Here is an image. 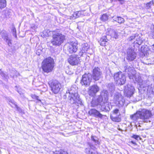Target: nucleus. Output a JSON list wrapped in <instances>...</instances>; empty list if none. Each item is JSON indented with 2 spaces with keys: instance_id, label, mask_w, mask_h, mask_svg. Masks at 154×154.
Wrapping results in <instances>:
<instances>
[{
  "instance_id": "473e14b6",
  "label": "nucleus",
  "mask_w": 154,
  "mask_h": 154,
  "mask_svg": "<svg viewBox=\"0 0 154 154\" xmlns=\"http://www.w3.org/2000/svg\"><path fill=\"white\" fill-rule=\"evenodd\" d=\"M108 86L109 88V90L111 91L112 92L114 90L115 86L113 83H111L109 84H108Z\"/></svg>"
},
{
  "instance_id": "58836bf2",
  "label": "nucleus",
  "mask_w": 154,
  "mask_h": 154,
  "mask_svg": "<svg viewBox=\"0 0 154 154\" xmlns=\"http://www.w3.org/2000/svg\"><path fill=\"white\" fill-rule=\"evenodd\" d=\"M32 97L33 99H36V100H38L39 101H41L40 100L38 99V97L35 95H32Z\"/></svg>"
},
{
  "instance_id": "f8f14e48",
  "label": "nucleus",
  "mask_w": 154,
  "mask_h": 154,
  "mask_svg": "<svg viewBox=\"0 0 154 154\" xmlns=\"http://www.w3.org/2000/svg\"><path fill=\"white\" fill-rule=\"evenodd\" d=\"M102 73L100 69L98 67L95 68L93 70L92 77L95 81H97L100 79Z\"/></svg>"
},
{
  "instance_id": "c9c22d12",
  "label": "nucleus",
  "mask_w": 154,
  "mask_h": 154,
  "mask_svg": "<svg viewBox=\"0 0 154 154\" xmlns=\"http://www.w3.org/2000/svg\"><path fill=\"white\" fill-rule=\"evenodd\" d=\"M8 101L10 103H12V105H14L15 106L17 105L16 103L13 99H9L8 100Z\"/></svg>"
},
{
  "instance_id": "f03ea898",
  "label": "nucleus",
  "mask_w": 154,
  "mask_h": 154,
  "mask_svg": "<svg viewBox=\"0 0 154 154\" xmlns=\"http://www.w3.org/2000/svg\"><path fill=\"white\" fill-rule=\"evenodd\" d=\"M77 89L75 85H73L66 92V96L69 94L68 99L71 104L76 102L77 100L80 101V100L77 93Z\"/></svg>"
},
{
  "instance_id": "aec40b11",
  "label": "nucleus",
  "mask_w": 154,
  "mask_h": 154,
  "mask_svg": "<svg viewBox=\"0 0 154 154\" xmlns=\"http://www.w3.org/2000/svg\"><path fill=\"white\" fill-rule=\"evenodd\" d=\"M106 34V36H110L111 37L116 39L119 36L118 33L116 32L110 28L107 29Z\"/></svg>"
},
{
  "instance_id": "a878e982",
  "label": "nucleus",
  "mask_w": 154,
  "mask_h": 154,
  "mask_svg": "<svg viewBox=\"0 0 154 154\" xmlns=\"http://www.w3.org/2000/svg\"><path fill=\"white\" fill-rule=\"evenodd\" d=\"M110 118L111 120L115 122H119L121 121V116L115 115L110 116Z\"/></svg>"
},
{
  "instance_id": "c756f323",
  "label": "nucleus",
  "mask_w": 154,
  "mask_h": 154,
  "mask_svg": "<svg viewBox=\"0 0 154 154\" xmlns=\"http://www.w3.org/2000/svg\"><path fill=\"white\" fill-rule=\"evenodd\" d=\"M91 139L96 144H100V142L99 141V139L96 136H92L91 137Z\"/></svg>"
},
{
  "instance_id": "c85d7f7f",
  "label": "nucleus",
  "mask_w": 154,
  "mask_h": 154,
  "mask_svg": "<svg viewBox=\"0 0 154 154\" xmlns=\"http://www.w3.org/2000/svg\"><path fill=\"white\" fill-rule=\"evenodd\" d=\"M51 154H68L66 151L61 149H60L59 151H56L55 152L51 151Z\"/></svg>"
},
{
  "instance_id": "3c124183",
  "label": "nucleus",
  "mask_w": 154,
  "mask_h": 154,
  "mask_svg": "<svg viewBox=\"0 0 154 154\" xmlns=\"http://www.w3.org/2000/svg\"><path fill=\"white\" fill-rule=\"evenodd\" d=\"M112 2H113L114 1H115V0H110Z\"/></svg>"
},
{
  "instance_id": "0eeeda50",
  "label": "nucleus",
  "mask_w": 154,
  "mask_h": 154,
  "mask_svg": "<svg viewBox=\"0 0 154 154\" xmlns=\"http://www.w3.org/2000/svg\"><path fill=\"white\" fill-rule=\"evenodd\" d=\"M48 84L52 91L55 94L58 93L61 87V84L56 80H50L48 82Z\"/></svg>"
},
{
  "instance_id": "6e6552de",
  "label": "nucleus",
  "mask_w": 154,
  "mask_h": 154,
  "mask_svg": "<svg viewBox=\"0 0 154 154\" xmlns=\"http://www.w3.org/2000/svg\"><path fill=\"white\" fill-rule=\"evenodd\" d=\"M114 78L115 82L119 85L124 84L126 81L125 75L121 72L115 73L114 75Z\"/></svg>"
},
{
  "instance_id": "a18cd8bd",
  "label": "nucleus",
  "mask_w": 154,
  "mask_h": 154,
  "mask_svg": "<svg viewBox=\"0 0 154 154\" xmlns=\"http://www.w3.org/2000/svg\"><path fill=\"white\" fill-rule=\"evenodd\" d=\"M13 32L15 33V37H17V35L16 34V29L15 28H13Z\"/></svg>"
},
{
  "instance_id": "412c9836",
  "label": "nucleus",
  "mask_w": 154,
  "mask_h": 154,
  "mask_svg": "<svg viewBox=\"0 0 154 154\" xmlns=\"http://www.w3.org/2000/svg\"><path fill=\"white\" fill-rule=\"evenodd\" d=\"M147 92V95L148 97L154 99V85H148Z\"/></svg>"
},
{
  "instance_id": "8fccbe9b",
  "label": "nucleus",
  "mask_w": 154,
  "mask_h": 154,
  "mask_svg": "<svg viewBox=\"0 0 154 154\" xmlns=\"http://www.w3.org/2000/svg\"><path fill=\"white\" fill-rule=\"evenodd\" d=\"M122 0H115V1H121Z\"/></svg>"
},
{
  "instance_id": "a19ab883",
  "label": "nucleus",
  "mask_w": 154,
  "mask_h": 154,
  "mask_svg": "<svg viewBox=\"0 0 154 154\" xmlns=\"http://www.w3.org/2000/svg\"><path fill=\"white\" fill-rule=\"evenodd\" d=\"M151 31L154 32V25H151L150 27Z\"/></svg>"
},
{
  "instance_id": "a211bd4d",
  "label": "nucleus",
  "mask_w": 154,
  "mask_h": 154,
  "mask_svg": "<svg viewBox=\"0 0 154 154\" xmlns=\"http://www.w3.org/2000/svg\"><path fill=\"white\" fill-rule=\"evenodd\" d=\"M134 87L130 85H128L125 90V94L127 97H130L134 94Z\"/></svg>"
},
{
  "instance_id": "6ab92c4d",
  "label": "nucleus",
  "mask_w": 154,
  "mask_h": 154,
  "mask_svg": "<svg viewBox=\"0 0 154 154\" xmlns=\"http://www.w3.org/2000/svg\"><path fill=\"white\" fill-rule=\"evenodd\" d=\"M88 114L90 116H94L95 117L102 119L104 115L100 113V112L95 109H92L88 112Z\"/></svg>"
},
{
  "instance_id": "f257e3e1",
  "label": "nucleus",
  "mask_w": 154,
  "mask_h": 154,
  "mask_svg": "<svg viewBox=\"0 0 154 154\" xmlns=\"http://www.w3.org/2000/svg\"><path fill=\"white\" fill-rule=\"evenodd\" d=\"M151 112L147 109H143L141 111H139L137 113L131 116V118L134 120H136L139 118L144 120L146 122H150L149 119L152 116Z\"/></svg>"
},
{
  "instance_id": "2f4dec72",
  "label": "nucleus",
  "mask_w": 154,
  "mask_h": 154,
  "mask_svg": "<svg viewBox=\"0 0 154 154\" xmlns=\"http://www.w3.org/2000/svg\"><path fill=\"white\" fill-rule=\"evenodd\" d=\"M112 115L120 116L121 114L119 112V110L118 109H116L114 110L113 111V113Z\"/></svg>"
},
{
  "instance_id": "2eb2a0df",
  "label": "nucleus",
  "mask_w": 154,
  "mask_h": 154,
  "mask_svg": "<svg viewBox=\"0 0 154 154\" xmlns=\"http://www.w3.org/2000/svg\"><path fill=\"white\" fill-rule=\"evenodd\" d=\"M78 44L76 42H72L68 44L67 49L71 54L75 52L78 50Z\"/></svg>"
},
{
  "instance_id": "c03bdc74",
  "label": "nucleus",
  "mask_w": 154,
  "mask_h": 154,
  "mask_svg": "<svg viewBox=\"0 0 154 154\" xmlns=\"http://www.w3.org/2000/svg\"><path fill=\"white\" fill-rule=\"evenodd\" d=\"M0 74L2 76H5V74L1 70V69H0Z\"/></svg>"
},
{
  "instance_id": "7ed1b4c3",
  "label": "nucleus",
  "mask_w": 154,
  "mask_h": 154,
  "mask_svg": "<svg viewBox=\"0 0 154 154\" xmlns=\"http://www.w3.org/2000/svg\"><path fill=\"white\" fill-rule=\"evenodd\" d=\"M132 70V67H130V66L125 65L124 67V72H127L130 79H132L133 80L134 79L137 82L139 83L140 87H144V85H143V84L145 82H143L141 77L138 74H132L131 72Z\"/></svg>"
},
{
  "instance_id": "4c0bfd02",
  "label": "nucleus",
  "mask_w": 154,
  "mask_h": 154,
  "mask_svg": "<svg viewBox=\"0 0 154 154\" xmlns=\"http://www.w3.org/2000/svg\"><path fill=\"white\" fill-rule=\"evenodd\" d=\"M132 137L135 139L136 140H138V138H140L139 136L137 135H133L132 136Z\"/></svg>"
},
{
  "instance_id": "cd10ccee",
  "label": "nucleus",
  "mask_w": 154,
  "mask_h": 154,
  "mask_svg": "<svg viewBox=\"0 0 154 154\" xmlns=\"http://www.w3.org/2000/svg\"><path fill=\"white\" fill-rule=\"evenodd\" d=\"M109 17V15L106 14H103L101 16L100 20L103 22L106 21L108 20Z\"/></svg>"
},
{
  "instance_id": "423d86ee",
  "label": "nucleus",
  "mask_w": 154,
  "mask_h": 154,
  "mask_svg": "<svg viewBox=\"0 0 154 154\" xmlns=\"http://www.w3.org/2000/svg\"><path fill=\"white\" fill-rule=\"evenodd\" d=\"M108 100V94L106 90H103L99 96L95 100H93L91 102V106L93 107L96 106L103 101H107Z\"/></svg>"
},
{
  "instance_id": "7c9ffc66",
  "label": "nucleus",
  "mask_w": 154,
  "mask_h": 154,
  "mask_svg": "<svg viewBox=\"0 0 154 154\" xmlns=\"http://www.w3.org/2000/svg\"><path fill=\"white\" fill-rule=\"evenodd\" d=\"M6 5L5 0H0V8L2 9L5 8Z\"/></svg>"
},
{
  "instance_id": "4468645a",
  "label": "nucleus",
  "mask_w": 154,
  "mask_h": 154,
  "mask_svg": "<svg viewBox=\"0 0 154 154\" xmlns=\"http://www.w3.org/2000/svg\"><path fill=\"white\" fill-rule=\"evenodd\" d=\"M99 91V87L97 85H93L89 88L88 93L89 95L94 97Z\"/></svg>"
},
{
  "instance_id": "ea45409f",
  "label": "nucleus",
  "mask_w": 154,
  "mask_h": 154,
  "mask_svg": "<svg viewBox=\"0 0 154 154\" xmlns=\"http://www.w3.org/2000/svg\"><path fill=\"white\" fill-rule=\"evenodd\" d=\"M15 107L16 108L17 110L19 112H22L21 109L19 107H18L17 105H16V106H15Z\"/></svg>"
},
{
  "instance_id": "864d4df0",
  "label": "nucleus",
  "mask_w": 154,
  "mask_h": 154,
  "mask_svg": "<svg viewBox=\"0 0 154 154\" xmlns=\"http://www.w3.org/2000/svg\"><path fill=\"white\" fill-rule=\"evenodd\" d=\"M38 51H41V50H38Z\"/></svg>"
},
{
  "instance_id": "f704fd0d",
  "label": "nucleus",
  "mask_w": 154,
  "mask_h": 154,
  "mask_svg": "<svg viewBox=\"0 0 154 154\" xmlns=\"http://www.w3.org/2000/svg\"><path fill=\"white\" fill-rule=\"evenodd\" d=\"M148 60V62H145L146 64L147 65H154V58L152 59V60L150 59H149Z\"/></svg>"
},
{
  "instance_id": "20e7f679",
  "label": "nucleus",
  "mask_w": 154,
  "mask_h": 154,
  "mask_svg": "<svg viewBox=\"0 0 154 154\" xmlns=\"http://www.w3.org/2000/svg\"><path fill=\"white\" fill-rule=\"evenodd\" d=\"M54 60L49 57L43 61L42 67L43 70L45 72L48 73L52 71L54 67Z\"/></svg>"
},
{
  "instance_id": "ddd939ff",
  "label": "nucleus",
  "mask_w": 154,
  "mask_h": 154,
  "mask_svg": "<svg viewBox=\"0 0 154 154\" xmlns=\"http://www.w3.org/2000/svg\"><path fill=\"white\" fill-rule=\"evenodd\" d=\"M99 106V107L101 111H109L110 110L109 104L107 101H103L101 104H98L96 107Z\"/></svg>"
},
{
  "instance_id": "72a5a7b5",
  "label": "nucleus",
  "mask_w": 154,
  "mask_h": 154,
  "mask_svg": "<svg viewBox=\"0 0 154 154\" xmlns=\"http://www.w3.org/2000/svg\"><path fill=\"white\" fill-rule=\"evenodd\" d=\"M81 12L80 11H77L74 13L73 15L75 18H77L81 15Z\"/></svg>"
},
{
  "instance_id": "393cba45",
  "label": "nucleus",
  "mask_w": 154,
  "mask_h": 154,
  "mask_svg": "<svg viewBox=\"0 0 154 154\" xmlns=\"http://www.w3.org/2000/svg\"><path fill=\"white\" fill-rule=\"evenodd\" d=\"M108 39L107 38L106 36H103L100 39L99 42L101 45L102 46H105L106 44L107 43Z\"/></svg>"
},
{
  "instance_id": "39448f33",
  "label": "nucleus",
  "mask_w": 154,
  "mask_h": 154,
  "mask_svg": "<svg viewBox=\"0 0 154 154\" xmlns=\"http://www.w3.org/2000/svg\"><path fill=\"white\" fill-rule=\"evenodd\" d=\"M65 38V35L62 33L54 32L52 35L51 43L53 45L59 46L63 43Z\"/></svg>"
},
{
  "instance_id": "f3484780",
  "label": "nucleus",
  "mask_w": 154,
  "mask_h": 154,
  "mask_svg": "<svg viewBox=\"0 0 154 154\" xmlns=\"http://www.w3.org/2000/svg\"><path fill=\"white\" fill-rule=\"evenodd\" d=\"M113 99L116 103H118L121 106L124 105L123 101H122L123 97L119 93L116 92L115 93Z\"/></svg>"
},
{
  "instance_id": "5701e85b",
  "label": "nucleus",
  "mask_w": 154,
  "mask_h": 154,
  "mask_svg": "<svg viewBox=\"0 0 154 154\" xmlns=\"http://www.w3.org/2000/svg\"><path fill=\"white\" fill-rule=\"evenodd\" d=\"M112 21H115L119 23H122L124 22V19L119 16H114L112 17Z\"/></svg>"
},
{
  "instance_id": "9b49d317",
  "label": "nucleus",
  "mask_w": 154,
  "mask_h": 154,
  "mask_svg": "<svg viewBox=\"0 0 154 154\" xmlns=\"http://www.w3.org/2000/svg\"><path fill=\"white\" fill-rule=\"evenodd\" d=\"M127 40L129 42H133L134 43L140 45L142 41L140 39V36L137 33L133 34L127 38Z\"/></svg>"
},
{
  "instance_id": "49530a36",
  "label": "nucleus",
  "mask_w": 154,
  "mask_h": 154,
  "mask_svg": "<svg viewBox=\"0 0 154 154\" xmlns=\"http://www.w3.org/2000/svg\"><path fill=\"white\" fill-rule=\"evenodd\" d=\"M151 49L152 52H154V44L152 46Z\"/></svg>"
},
{
  "instance_id": "e433bc0d",
  "label": "nucleus",
  "mask_w": 154,
  "mask_h": 154,
  "mask_svg": "<svg viewBox=\"0 0 154 154\" xmlns=\"http://www.w3.org/2000/svg\"><path fill=\"white\" fill-rule=\"evenodd\" d=\"M48 32H50L48 30H45L43 31V36L44 37L48 36L49 35L48 34Z\"/></svg>"
},
{
  "instance_id": "79ce46f5",
  "label": "nucleus",
  "mask_w": 154,
  "mask_h": 154,
  "mask_svg": "<svg viewBox=\"0 0 154 154\" xmlns=\"http://www.w3.org/2000/svg\"><path fill=\"white\" fill-rule=\"evenodd\" d=\"M37 28V27L35 26V25H34L33 26H31V28L32 29V30H35Z\"/></svg>"
},
{
  "instance_id": "4be33fe9",
  "label": "nucleus",
  "mask_w": 154,
  "mask_h": 154,
  "mask_svg": "<svg viewBox=\"0 0 154 154\" xmlns=\"http://www.w3.org/2000/svg\"><path fill=\"white\" fill-rule=\"evenodd\" d=\"M2 38L7 43L8 45L11 46V39L8 37V35L7 33H2Z\"/></svg>"
},
{
  "instance_id": "37998d69",
  "label": "nucleus",
  "mask_w": 154,
  "mask_h": 154,
  "mask_svg": "<svg viewBox=\"0 0 154 154\" xmlns=\"http://www.w3.org/2000/svg\"><path fill=\"white\" fill-rule=\"evenodd\" d=\"M84 53H85V52H83V51H82V50H81V51H80L79 54H78V55L79 56H81L82 54H83Z\"/></svg>"
},
{
  "instance_id": "b1692460",
  "label": "nucleus",
  "mask_w": 154,
  "mask_h": 154,
  "mask_svg": "<svg viewBox=\"0 0 154 154\" xmlns=\"http://www.w3.org/2000/svg\"><path fill=\"white\" fill-rule=\"evenodd\" d=\"M85 152L87 154H97V152L91 145L89 147L86 148L85 149Z\"/></svg>"
},
{
  "instance_id": "09e8293b",
  "label": "nucleus",
  "mask_w": 154,
  "mask_h": 154,
  "mask_svg": "<svg viewBox=\"0 0 154 154\" xmlns=\"http://www.w3.org/2000/svg\"><path fill=\"white\" fill-rule=\"evenodd\" d=\"M9 104L12 107H13V106L10 103H9Z\"/></svg>"
},
{
  "instance_id": "dca6fc26",
  "label": "nucleus",
  "mask_w": 154,
  "mask_h": 154,
  "mask_svg": "<svg viewBox=\"0 0 154 154\" xmlns=\"http://www.w3.org/2000/svg\"><path fill=\"white\" fill-rule=\"evenodd\" d=\"M79 61V57L77 55L71 56L68 59V62L70 65L72 66L77 65Z\"/></svg>"
},
{
  "instance_id": "bb28decb",
  "label": "nucleus",
  "mask_w": 154,
  "mask_h": 154,
  "mask_svg": "<svg viewBox=\"0 0 154 154\" xmlns=\"http://www.w3.org/2000/svg\"><path fill=\"white\" fill-rule=\"evenodd\" d=\"M89 48L88 46V44L87 43H84L82 45V51H83V52H86L87 51L88 49Z\"/></svg>"
},
{
  "instance_id": "1a4fd4ad",
  "label": "nucleus",
  "mask_w": 154,
  "mask_h": 154,
  "mask_svg": "<svg viewBox=\"0 0 154 154\" xmlns=\"http://www.w3.org/2000/svg\"><path fill=\"white\" fill-rule=\"evenodd\" d=\"M136 57V54L134 47L128 48L127 51V60L129 61H133L135 59Z\"/></svg>"
},
{
  "instance_id": "9d476101",
  "label": "nucleus",
  "mask_w": 154,
  "mask_h": 154,
  "mask_svg": "<svg viewBox=\"0 0 154 154\" xmlns=\"http://www.w3.org/2000/svg\"><path fill=\"white\" fill-rule=\"evenodd\" d=\"M92 76L91 75L88 73L84 74L81 79V83L82 85L85 86H88L90 84Z\"/></svg>"
},
{
  "instance_id": "603ef678",
  "label": "nucleus",
  "mask_w": 154,
  "mask_h": 154,
  "mask_svg": "<svg viewBox=\"0 0 154 154\" xmlns=\"http://www.w3.org/2000/svg\"><path fill=\"white\" fill-rule=\"evenodd\" d=\"M51 151H50V152L49 154H53V153H52V154H51Z\"/></svg>"
},
{
  "instance_id": "de8ad7c7",
  "label": "nucleus",
  "mask_w": 154,
  "mask_h": 154,
  "mask_svg": "<svg viewBox=\"0 0 154 154\" xmlns=\"http://www.w3.org/2000/svg\"><path fill=\"white\" fill-rule=\"evenodd\" d=\"M131 143H132L133 144H134L135 145H137V143H136L135 142H134V141H131Z\"/></svg>"
}]
</instances>
